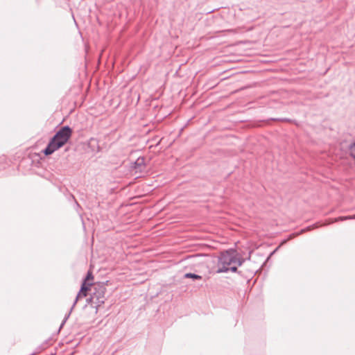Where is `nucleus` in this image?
Returning a JSON list of instances; mask_svg holds the SVG:
<instances>
[{
    "label": "nucleus",
    "instance_id": "1",
    "mask_svg": "<svg viewBox=\"0 0 355 355\" xmlns=\"http://www.w3.org/2000/svg\"><path fill=\"white\" fill-rule=\"evenodd\" d=\"M73 133L72 128L69 125L61 127L50 139L46 147L43 150L45 155H50L55 150L64 146L71 138Z\"/></svg>",
    "mask_w": 355,
    "mask_h": 355
},
{
    "label": "nucleus",
    "instance_id": "2",
    "mask_svg": "<svg viewBox=\"0 0 355 355\" xmlns=\"http://www.w3.org/2000/svg\"><path fill=\"white\" fill-rule=\"evenodd\" d=\"M105 293L106 287L103 283H94L92 288L91 295L87 299V303L91 304V306L97 311L105 301Z\"/></svg>",
    "mask_w": 355,
    "mask_h": 355
},
{
    "label": "nucleus",
    "instance_id": "3",
    "mask_svg": "<svg viewBox=\"0 0 355 355\" xmlns=\"http://www.w3.org/2000/svg\"><path fill=\"white\" fill-rule=\"evenodd\" d=\"M236 255H239V253L233 248H230L221 252L218 257V268H226L232 266V264H235Z\"/></svg>",
    "mask_w": 355,
    "mask_h": 355
},
{
    "label": "nucleus",
    "instance_id": "4",
    "mask_svg": "<svg viewBox=\"0 0 355 355\" xmlns=\"http://www.w3.org/2000/svg\"><path fill=\"white\" fill-rule=\"evenodd\" d=\"M94 284L92 283V282H83L82 284H81V286H80V289L73 302V304L71 306V308L70 309L69 311L68 312V313H67L60 324V328H62L64 323L66 322V321L68 320V318H69L70 316V314L73 310V309L74 308V306H76L78 299L80 297L81 295H82V293H87L88 291H92L91 289V286H93Z\"/></svg>",
    "mask_w": 355,
    "mask_h": 355
},
{
    "label": "nucleus",
    "instance_id": "5",
    "mask_svg": "<svg viewBox=\"0 0 355 355\" xmlns=\"http://www.w3.org/2000/svg\"><path fill=\"white\" fill-rule=\"evenodd\" d=\"M228 271H231L232 272H239L238 268H237V266H236V264H232V266H227L226 268L225 267H219V268H218L216 272L222 273V272H227Z\"/></svg>",
    "mask_w": 355,
    "mask_h": 355
},
{
    "label": "nucleus",
    "instance_id": "6",
    "mask_svg": "<svg viewBox=\"0 0 355 355\" xmlns=\"http://www.w3.org/2000/svg\"><path fill=\"white\" fill-rule=\"evenodd\" d=\"M133 168L136 170H139L140 171H142V169L145 166V159L144 157H139L137 158V159L134 162L133 164Z\"/></svg>",
    "mask_w": 355,
    "mask_h": 355
},
{
    "label": "nucleus",
    "instance_id": "7",
    "mask_svg": "<svg viewBox=\"0 0 355 355\" xmlns=\"http://www.w3.org/2000/svg\"><path fill=\"white\" fill-rule=\"evenodd\" d=\"M184 277L187 279H193V280H200L202 278V276L192 272L185 273Z\"/></svg>",
    "mask_w": 355,
    "mask_h": 355
},
{
    "label": "nucleus",
    "instance_id": "8",
    "mask_svg": "<svg viewBox=\"0 0 355 355\" xmlns=\"http://www.w3.org/2000/svg\"><path fill=\"white\" fill-rule=\"evenodd\" d=\"M355 219V214L352 216H340L334 219L335 222L343 221L346 220Z\"/></svg>",
    "mask_w": 355,
    "mask_h": 355
},
{
    "label": "nucleus",
    "instance_id": "9",
    "mask_svg": "<svg viewBox=\"0 0 355 355\" xmlns=\"http://www.w3.org/2000/svg\"><path fill=\"white\" fill-rule=\"evenodd\" d=\"M349 155L355 159V142L349 146Z\"/></svg>",
    "mask_w": 355,
    "mask_h": 355
},
{
    "label": "nucleus",
    "instance_id": "10",
    "mask_svg": "<svg viewBox=\"0 0 355 355\" xmlns=\"http://www.w3.org/2000/svg\"><path fill=\"white\" fill-rule=\"evenodd\" d=\"M94 276L91 271H88L85 277L83 279V282H89L90 281L93 280Z\"/></svg>",
    "mask_w": 355,
    "mask_h": 355
},
{
    "label": "nucleus",
    "instance_id": "11",
    "mask_svg": "<svg viewBox=\"0 0 355 355\" xmlns=\"http://www.w3.org/2000/svg\"><path fill=\"white\" fill-rule=\"evenodd\" d=\"M245 259L243 257H239V255H236L235 264L239 266H241L244 262Z\"/></svg>",
    "mask_w": 355,
    "mask_h": 355
},
{
    "label": "nucleus",
    "instance_id": "12",
    "mask_svg": "<svg viewBox=\"0 0 355 355\" xmlns=\"http://www.w3.org/2000/svg\"><path fill=\"white\" fill-rule=\"evenodd\" d=\"M317 227V226H316L315 225H313V226H308V227H306V228L302 229V230H301V232H306V231L311 230H312V229H313L314 227Z\"/></svg>",
    "mask_w": 355,
    "mask_h": 355
},
{
    "label": "nucleus",
    "instance_id": "13",
    "mask_svg": "<svg viewBox=\"0 0 355 355\" xmlns=\"http://www.w3.org/2000/svg\"><path fill=\"white\" fill-rule=\"evenodd\" d=\"M270 120H272V121H289L287 119H275V118H272V119H270Z\"/></svg>",
    "mask_w": 355,
    "mask_h": 355
},
{
    "label": "nucleus",
    "instance_id": "14",
    "mask_svg": "<svg viewBox=\"0 0 355 355\" xmlns=\"http://www.w3.org/2000/svg\"><path fill=\"white\" fill-rule=\"evenodd\" d=\"M87 295V293H82V295H81L80 297H86Z\"/></svg>",
    "mask_w": 355,
    "mask_h": 355
},
{
    "label": "nucleus",
    "instance_id": "15",
    "mask_svg": "<svg viewBox=\"0 0 355 355\" xmlns=\"http://www.w3.org/2000/svg\"><path fill=\"white\" fill-rule=\"evenodd\" d=\"M76 205L77 207H80L79 204L76 201Z\"/></svg>",
    "mask_w": 355,
    "mask_h": 355
},
{
    "label": "nucleus",
    "instance_id": "16",
    "mask_svg": "<svg viewBox=\"0 0 355 355\" xmlns=\"http://www.w3.org/2000/svg\"><path fill=\"white\" fill-rule=\"evenodd\" d=\"M275 251H276V250L275 251H273L272 252H271L270 256L272 255L275 253Z\"/></svg>",
    "mask_w": 355,
    "mask_h": 355
},
{
    "label": "nucleus",
    "instance_id": "17",
    "mask_svg": "<svg viewBox=\"0 0 355 355\" xmlns=\"http://www.w3.org/2000/svg\"><path fill=\"white\" fill-rule=\"evenodd\" d=\"M286 242V240H284V241L282 242V244L285 243Z\"/></svg>",
    "mask_w": 355,
    "mask_h": 355
}]
</instances>
